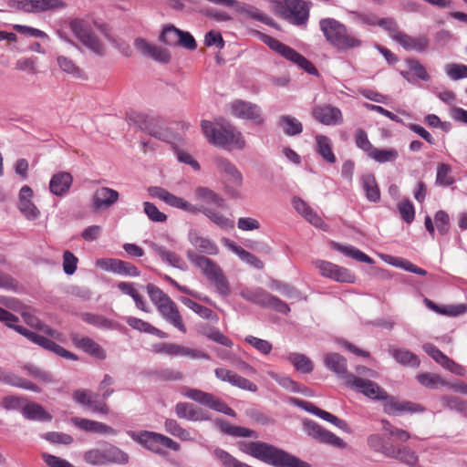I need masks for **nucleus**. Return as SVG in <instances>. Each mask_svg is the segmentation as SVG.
I'll return each mask as SVG.
<instances>
[{
  "label": "nucleus",
  "instance_id": "1",
  "mask_svg": "<svg viewBox=\"0 0 467 467\" xmlns=\"http://www.w3.org/2000/svg\"><path fill=\"white\" fill-rule=\"evenodd\" d=\"M149 193L153 198H158L166 204L182 210L184 212L198 214L202 213L211 222L222 229H232L234 221L226 217L215 208H222L225 202L223 198L206 186H197L193 190V197L199 204H192L185 199L176 196L161 187H150Z\"/></svg>",
  "mask_w": 467,
  "mask_h": 467
},
{
  "label": "nucleus",
  "instance_id": "2",
  "mask_svg": "<svg viewBox=\"0 0 467 467\" xmlns=\"http://www.w3.org/2000/svg\"><path fill=\"white\" fill-rule=\"evenodd\" d=\"M25 321L32 327H35L48 336L46 337L42 335H38L36 332H33L22 326L16 325L18 321V317L12 313L6 311L5 309L0 307V321L4 322L5 326L10 328H13L17 333L23 335L31 342L40 346L41 348L49 350L56 355L62 357L70 360H78V356L74 353L65 349L58 344H57L54 340L64 343L65 337L62 333L58 332L56 329L51 328L50 327L43 324L39 319L34 317L33 316L26 314L25 312H21Z\"/></svg>",
  "mask_w": 467,
  "mask_h": 467
},
{
  "label": "nucleus",
  "instance_id": "3",
  "mask_svg": "<svg viewBox=\"0 0 467 467\" xmlns=\"http://www.w3.org/2000/svg\"><path fill=\"white\" fill-rule=\"evenodd\" d=\"M239 449L275 467H309V464L289 452L264 441H240Z\"/></svg>",
  "mask_w": 467,
  "mask_h": 467
},
{
  "label": "nucleus",
  "instance_id": "4",
  "mask_svg": "<svg viewBox=\"0 0 467 467\" xmlns=\"http://www.w3.org/2000/svg\"><path fill=\"white\" fill-rule=\"evenodd\" d=\"M68 27L75 38L91 53L98 57L106 55L107 47L94 29L110 39V30L107 24L94 21L92 25L87 19L72 18L68 21Z\"/></svg>",
  "mask_w": 467,
  "mask_h": 467
},
{
  "label": "nucleus",
  "instance_id": "5",
  "mask_svg": "<svg viewBox=\"0 0 467 467\" xmlns=\"http://www.w3.org/2000/svg\"><path fill=\"white\" fill-rule=\"evenodd\" d=\"M201 127L208 142L216 147L227 150H243L245 147L243 134L226 120H202Z\"/></svg>",
  "mask_w": 467,
  "mask_h": 467
},
{
  "label": "nucleus",
  "instance_id": "6",
  "mask_svg": "<svg viewBox=\"0 0 467 467\" xmlns=\"http://www.w3.org/2000/svg\"><path fill=\"white\" fill-rule=\"evenodd\" d=\"M188 260L214 285L216 292L222 296L230 294V285L227 277L220 265L208 256L198 254L192 250L186 253Z\"/></svg>",
  "mask_w": 467,
  "mask_h": 467
},
{
  "label": "nucleus",
  "instance_id": "7",
  "mask_svg": "<svg viewBox=\"0 0 467 467\" xmlns=\"http://www.w3.org/2000/svg\"><path fill=\"white\" fill-rule=\"evenodd\" d=\"M146 290L150 301L154 304L161 317L180 331L185 333L186 327L175 302L161 288L152 284H148Z\"/></svg>",
  "mask_w": 467,
  "mask_h": 467
},
{
  "label": "nucleus",
  "instance_id": "8",
  "mask_svg": "<svg viewBox=\"0 0 467 467\" xmlns=\"http://www.w3.org/2000/svg\"><path fill=\"white\" fill-rule=\"evenodd\" d=\"M320 28L327 40L339 49L355 48L361 46V40L348 33L346 26L333 18L322 19Z\"/></svg>",
  "mask_w": 467,
  "mask_h": 467
},
{
  "label": "nucleus",
  "instance_id": "9",
  "mask_svg": "<svg viewBox=\"0 0 467 467\" xmlns=\"http://www.w3.org/2000/svg\"><path fill=\"white\" fill-rule=\"evenodd\" d=\"M213 163L223 178L225 192L232 198H240V188L244 184V177L238 168L227 158L215 156Z\"/></svg>",
  "mask_w": 467,
  "mask_h": 467
},
{
  "label": "nucleus",
  "instance_id": "10",
  "mask_svg": "<svg viewBox=\"0 0 467 467\" xmlns=\"http://www.w3.org/2000/svg\"><path fill=\"white\" fill-rule=\"evenodd\" d=\"M128 435L136 442L140 443L146 450L151 452L161 454V448H168L171 451H178L181 446L172 439L154 431H128Z\"/></svg>",
  "mask_w": 467,
  "mask_h": 467
},
{
  "label": "nucleus",
  "instance_id": "11",
  "mask_svg": "<svg viewBox=\"0 0 467 467\" xmlns=\"http://www.w3.org/2000/svg\"><path fill=\"white\" fill-rule=\"evenodd\" d=\"M259 37L270 49L284 58L296 64L309 74H317V71L313 64L292 47L265 34H260Z\"/></svg>",
  "mask_w": 467,
  "mask_h": 467
},
{
  "label": "nucleus",
  "instance_id": "12",
  "mask_svg": "<svg viewBox=\"0 0 467 467\" xmlns=\"http://www.w3.org/2000/svg\"><path fill=\"white\" fill-rule=\"evenodd\" d=\"M180 392L182 396L202 405L207 406L212 410H217L231 417L235 416V412L232 408L228 407L225 402L211 393L197 389H191L189 387L181 388Z\"/></svg>",
  "mask_w": 467,
  "mask_h": 467
},
{
  "label": "nucleus",
  "instance_id": "13",
  "mask_svg": "<svg viewBox=\"0 0 467 467\" xmlns=\"http://www.w3.org/2000/svg\"><path fill=\"white\" fill-rule=\"evenodd\" d=\"M229 112L235 118L251 120L260 125L264 122L262 109L257 104L242 99H235L228 104Z\"/></svg>",
  "mask_w": 467,
  "mask_h": 467
},
{
  "label": "nucleus",
  "instance_id": "14",
  "mask_svg": "<svg viewBox=\"0 0 467 467\" xmlns=\"http://www.w3.org/2000/svg\"><path fill=\"white\" fill-rule=\"evenodd\" d=\"M320 275L336 282L352 284L356 277L348 268L339 266L328 261L317 260L314 262Z\"/></svg>",
  "mask_w": 467,
  "mask_h": 467
},
{
  "label": "nucleus",
  "instance_id": "15",
  "mask_svg": "<svg viewBox=\"0 0 467 467\" xmlns=\"http://www.w3.org/2000/svg\"><path fill=\"white\" fill-rule=\"evenodd\" d=\"M304 428L309 436L319 442L339 449L346 447V442L341 438L324 429L313 420H306L304 422Z\"/></svg>",
  "mask_w": 467,
  "mask_h": 467
},
{
  "label": "nucleus",
  "instance_id": "16",
  "mask_svg": "<svg viewBox=\"0 0 467 467\" xmlns=\"http://www.w3.org/2000/svg\"><path fill=\"white\" fill-rule=\"evenodd\" d=\"M348 387L358 390L365 396L374 400H385L387 399V392L381 389L377 383L364 379L358 376H348Z\"/></svg>",
  "mask_w": 467,
  "mask_h": 467
},
{
  "label": "nucleus",
  "instance_id": "17",
  "mask_svg": "<svg viewBox=\"0 0 467 467\" xmlns=\"http://www.w3.org/2000/svg\"><path fill=\"white\" fill-rule=\"evenodd\" d=\"M73 400L81 406L87 407L92 412L107 415L109 412L105 401L97 399V395L88 389H79L73 392Z\"/></svg>",
  "mask_w": 467,
  "mask_h": 467
},
{
  "label": "nucleus",
  "instance_id": "18",
  "mask_svg": "<svg viewBox=\"0 0 467 467\" xmlns=\"http://www.w3.org/2000/svg\"><path fill=\"white\" fill-rule=\"evenodd\" d=\"M312 115L317 121L326 126H337L343 123L341 110L329 104L316 106Z\"/></svg>",
  "mask_w": 467,
  "mask_h": 467
},
{
  "label": "nucleus",
  "instance_id": "19",
  "mask_svg": "<svg viewBox=\"0 0 467 467\" xmlns=\"http://www.w3.org/2000/svg\"><path fill=\"white\" fill-rule=\"evenodd\" d=\"M158 353H164L171 357H189L192 359H210L209 355L199 349L190 348L172 343H161L155 346Z\"/></svg>",
  "mask_w": 467,
  "mask_h": 467
},
{
  "label": "nucleus",
  "instance_id": "20",
  "mask_svg": "<svg viewBox=\"0 0 467 467\" xmlns=\"http://www.w3.org/2000/svg\"><path fill=\"white\" fill-rule=\"evenodd\" d=\"M188 241L198 254L214 256L219 254V246L217 244L209 237L202 235L196 230L189 231ZM192 251L194 252V250Z\"/></svg>",
  "mask_w": 467,
  "mask_h": 467
},
{
  "label": "nucleus",
  "instance_id": "21",
  "mask_svg": "<svg viewBox=\"0 0 467 467\" xmlns=\"http://www.w3.org/2000/svg\"><path fill=\"white\" fill-rule=\"evenodd\" d=\"M383 410L388 414H401V413H421L425 411V408L419 403L400 400L394 397H389L384 400Z\"/></svg>",
  "mask_w": 467,
  "mask_h": 467
},
{
  "label": "nucleus",
  "instance_id": "22",
  "mask_svg": "<svg viewBox=\"0 0 467 467\" xmlns=\"http://www.w3.org/2000/svg\"><path fill=\"white\" fill-rule=\"evenodd\" d=\"M134 47L141 55L149 57L155 61L168 63L171 60V54L166 48L150 44L143 38H136Z\"/></svg>",
  "mask_w": 467,
  "mask_h": 467
},
{
  "label": "nucleus",
  "instance_id": "23",
  "mask_svg": "<svg viewBox=\"0 0 467 467\" xmlns=\"http://www.w3.org/2000/svg\"><path fill=\"white\" fill-rule=\"evenodd\" d=\"M295 403L297 406H299L302 409H304L305 410H306V411H308V412H310V413H312V414L321 418L322 420H324L326 421H328L331 424L337 426L340 430H342V431H346L348 433L351 432L350 427L348 426V424L345 420L338 419L337 417H336L335 415L331 414L330 412H327L326 410H323L317 408L313 403H310V402H307V401H304V400H296Z\"/></svg>",
  "mask_w": 467,
  "mask_h": 467
},
{
  "label": "nucleus",
  "instance_id": "24",
  "mask_svg": "<svg viewBox=\"0 0 467 467\" xmlns=\"http://www.w3.org/2000/svg\"><path fill=\"white\" fill-rule=\"evenodd\" d=\"M119 194L116 190L109 187L98 189L92 196V207L95 212L110 208L119 200Z\"/></svg>",
  "mask_w": 467,
  "mask_h": 467
},
{
  "label": "nucleus",
  "instance_id": "25",
  "mask_svg": "<svg viewBox=\"0 0 467 467\" xmlns=\"http://www.w3.org/2000/svg\"><path fill=\"white\" fill-rule=\"evenodd\" d=\"M214 374L218 379L228 382L234 387L253 392L257 390L255 384L228 368H217L214 370Z\"/></svg>",
  "mask_w": 467,
  "mask_h": 467
},
{
  "label": "nucleus",
  "instance_id": "26",
  "mask_svg": "<svg viewBox=\"0 0 467 467\" xmlns=\"http://www.w3.org/2000/svg\"><path fill=\"white\" fill-rule=\"evenodd\" d=\"M33 191L25 185L20 189L18 209L27 220H36L40 216V211L32 202Z\"/></svg>",
  "mask_w": 467,
  "mask_h": 467
},
{
  "label": "nucleus",
  "instance_id": "27",
  "mask_svg": "<svg viewBox=\"0 0 467 467\" xmlns=\"http://www.w3.org/2000/svg\"><path fill=\"white\" fill-rule=\"evenodd\" d=\"M175 413L180 419H185L191 421L210 420V415L206 410L187 402L177 403L175 406Z\"/></svg>",
  "mask_w": 467,
  "mask_h": 467
},
{
  "label": "nucleus",
  "instance_id": "28",
  "mask_svg": "<svg viewBox=\"0 0 467 467\" xmlns=\"http://www.w3.org/2000/svg\"><path fill=\"white\" fill-rule=\"evenodd\" d=\"M70 338L74 345L84 352L99 359L106 358V351L97 342L88 337H81L77 333H71Z\"/></svg>",
  "mask_w": 467,
  "mask_h": 467
},
{
  "label": "nucleus",
  "instance_id": "29",
  "mask_svg": "<svg viewBox=\"0 0 467 467\" xmlns=\"http://www.w3.org/2000/svg\"><path fill=\"white\" fill-rule=\"evenodd\" d=\"M292 205L299 214L315 227L325 231L327 229V225L322 218L304 200L299 197H294L292 199Z\"/></svg>",
  "mask_w": 467,
  "mask_h": 467
},
{
  "label": "nucleus",
  "instance_id": "30",
  "mask_svg": "<svg viewBox=\"0 0 467 467\" xmlns=\"http://www.w3.org/2000/svg\"><path fill=\"white\" fill-rule=\"evenodd\" d=\"M394 40L408 51L424 52L429 46V38L427 36H411L403 32L396 34Z\"/></svg>",
  "mask_w": 467,
  "mask_h": 467
},
{
  "label": "nucleus",
  "instance_id": "31",
  "mask_svg": "<svg viewBox=\"0 0 467 467\" xmlns=\"http://www.w3.org/2000/svg\"><path fill=\"white\" fill-rule=\"evenodd\" d=\"M292 2L285 19L296 26L305 25L309 16V3L304 0Z\"/></svg>",
  "mask_w": 467,
  "mask_h": 467
},
{
  "label": "nucleus",
  "instance_id": "32",
  "mask_svg": "<svg viewBox=\"0 0 467 467\" xmlns=\"http://www.w3.org/2000/svg\"><path fill=\"white\" fill-rule=\"evenodd\" d=\"M325 366L335 372L344 383H348V376H354L353 374L348 373L347 370V360L337 353H327L324 358Z\"/></svg>",
  "mask_w": 467,
  "mask_h": 467
},
{
  "label": "nucleus",
  "instance_id": "33",
  "mask_svg": "<svg viewBox=\"0 0 467 467\" xmlns=\"http://www.w3.org/2000/svg\"><path fill=\"white\" fill-rule=\"evenodd\" d=\"M221 242L226 248L238 255L243 262L256 269H262L264 267V263L258 257L244 250L240 245H237L234 241L224 237Z\"/></svg>",
  "mask_w": 467,
  "mask_h": 467
},
{
  "label": "nucleus",
  "instance_id": "34",
  "mask_svg": "<svg viewBox=\"0 0 467 467\" xmlns=\"http://www.w3.org/2000/svg\"><path fill=\"white\" fill-rule=\"evenodd\" d=\"M72 182L73 178L69 172H57L51 177L49 182V190L57 196H64L69 191Z\"/></svg>",
  "mask_w": 467,
  "mask_h": 467
},
{
  "label": "nucleus",
  "instance_id": "35",
  "mask_svg": "<svg viewBox=\"0 0 467 467\" xmlns=\"http://www.w3.org/2000/svg\"><path fill=\"white\" fill-rule=\"evenodd\" d=\"M72 423L78 427V429L88 431V432H93V433H99V434H115L116 431L113 428L110 426L106 425L105 423L74 417L71 419Z\"/></svg>",
  "mask_w": 467,
  "mask_h": 467
},
{
  "label": "nucleus",
  "instance_id": "36",
  "mask_svg": "<svg viewBox=\"0 0 467 467\" xmlns=\"http://www.w3.org/2000/svg\"><path fill=\"white\" fill-rule=\"evenodd\" d=\"M149 244L150 248L155 253H157L164 262L181 270L187 269L185 262L180 255H178L174 252L168 251L165 247L161 246L153 242H150Z\"/></svg>",
  "mask_w": 467,
  "mask_h": 467
},
{
  "label": "nucleus",
  "instance_id": "37",
  "mask_svg": "<svg viewBox=\"0 0 467 467\" xmlns=\"http://www.w3.org/2000/svg\"><path fill=\"white\" fill-rule=\"evenodd\" d=\"M240 296L246 301L266 306L271 300V294L261 287H244L240 291Z\"/></svg>",
  "mask_w": 467,
  "mask_h": 467
},
{
  "label": "nucleus",
  "instance_id": "38",
  "mask_svg": "<svg viewBox=\"0 0 467 467\" xmlns=\"http://www.w3.org/2000/svg\"><path fill=\"white\" fill-rule=\"evenodd\" d=\"M22 414L29 420L50 421L52 420V416L41 405L34 402L23 406Z\"/></svg>",
  "mask_w": 467,
  "mask_h": 467
},
{
  "label": "nucleus",
  "instance_id": "39",
  "mask_svg": "<svg viewBox=\"0 0 467 467\" xmlns=\"http://www.w3.org/2000/svg\"><path fill=\"white\" fill-rule=\"evenodd\" d=\"M316 140V151L328 163L336 162V156L332 150V140L325 135L318 134Z\"/></svg>",
  "mask_w": 467,
  "mask_h": 467
},
{
  "label": "nucleus",
  "instance_id": "40",
  "mask_svg": "<svg viewBox=\"0 0 467 467\" xmlns=\"http://www.w3.org/2000/svg\"><path fill=\"white\" fill-rule=\"evenodd\" d=\"M216 425L221 431L233 437H251L254 439L259 437L258 433L251 429L234 426L224 420L216 421Z\"/></svg>",
  "mask_w": 467,
  "mask_h": 467
},
{
  "label": "nucleus",
  "instance_id": "41",
  "mask_svg": "<svg viewBox=\"0 0 467 467\" xmlns=\"http://www.w3.org/2000/svg\"><path fill=\"white\" fill-rule=\"evenodd\" d=\"M367 442L373 451L380 452L387 457L394 456V445L387 442L380 434L369 435Z\"/></svg>",
  "mask_w": 467,
  "mask_h": 467
},
{
  "label": "nucleus",
  "instance_id": "42",
  "mask_svg": "<svg viewBox=\"0 0 467 467\" xmlns=\"http://www.w3.org/2000/svg\"><path fill=\"white\" fill-rule=\"evenodd\" d=\"M125 321L130 327L140 332L155 335L161 338L167 337V334L165 332L158 329L157 327L142 319L134 317H128L125 318Z\"/></svg>",
  "mask_w": 467,
  "mask_h": 467
},
{
  "label": "nucleus",
  "instance_id": "43",
  "mask_svg": "<svg viewBox=\"0 0 467 467\" xmlns=\"http://www.w3.org/2000/svg\"><path fill=\"white\" fill-rule=\"evenodd\" d=\"M360 182L369 202H377L380 199V192L373 174L367 173L361 176Z\"/></svg>",
  "mask_w": 467,
  "mask_h": 467
},
{
  "label": "nucleus",
  "instance_id": "44",
  "mask_svg": "<svg viewBox=\"0 0 467 467\" xmlns=\"http://www.w3.org/2000/svg\"><path fill=\"white\" fill-rule=\"evenodd\" d=\"M332 247L337 251L342 253L344 255L348 256L358 262H363L368 265L374 264V260L371 257H369L365 253L352 245H343L337 243H333Z\"/></svg>",
  "mask_w": 467,
  "mask_h": 467
},
{
  "label": "nucleus",
  "instance_id": "45",
  "mask_svg": "<svg viewBox=\"0 0 467 467\" xmlns=\"http://www.w3.org/2000/svg\"><path fill=\"white\" fill-rule=\"evenodd\" d=\"M278 126L287 136H296L303 131L302 123L295 117L284 115L279 118Z\"/></svg>",
  "mask_w": 467,
  "mask_h": 467
},
{
  "label": "nucleus",
  "instance_id": "46",
  "mask_svg": "<svg viewBox=\"0 0 467 467\" xmlns=\"http://www.w3.org/2000/svg\"><path fill=\"white\" fill-rule=\"evenodd\" d=\"M165 431L171 435L177 437L182 441H192L194 438L191 435V432L182 428L175 420L167 419L164 422Z\"/></svg>",
  "mask_w": 467,
  "mask_h": 467
},
{
  "label": "nucleus",
  "instance_id": "47",
  "mask_svg": "<svg viewBox=\"0 0 467 467\" xmlns=\"http://www.w3.org/2000/svg\"><path fill=\"white\" fill-rule=\"evenodd\" d=\"M57 63L63 72L71 75L73 78H86L84 71L78 67L71 58L65 56H58L57 57Z\"/></svg>",
  "mask_w": 467,
  "mask_h": 467
},
{
  "label": "nucleus",
  "instance_id": "48",
  "mask_svg": "<svg viewBox=\"0 0 467 467\" xmlns=\"http://www.w3.org/2000/svg\"><path fill=\"white\" fill-rule=\"evenodd\" d=\"M286 358L301 373H310L314 368L310 358L304 354L289 353Z\"/></svg>",
  "mask_w": 467,
  "mask_h": 467
},
{
  "label": "nucleus",
  "instance_id": "49",
  "mask_svg": "<svg viewBox=\"0 0 467 467\" xmlns=\"http://www.w3.org/2000/svg\"><path fill=\"white\" fill-rule=\"evenodd\" d=\"M389 458L399 460L410 467H420L418 464L417 454L409 447L396 448L394 446V456H389Z\"/></svg>",
  "mask_w": 467,
  "mask_h": 467
},
{
  "label": "nucleus",
  "instance_id": "50",
  "mask_svg": "<svg viewBox=\"0 0 467 467\" xmlns=\"http://www.w3.org/2000/svg\"><path fill=\"white\" fill-rule=\"evenodd\" d=\"M181 302L204 319L215 320V321L218 320L217 315L214 314L213 310L192 301V299H190L188 297H182Z\"/></svg>",
  "mask_w": 467,
  "mask_h": 467
},
{
  "label": "nucleus",
  "instance_id": "51",
  "mask_svg": "<svg viewBox=\"0 0 467 467\" xmlns=\"http://www.w3.org/2000/svg\"><path fill=\"white\" fill-rule=\"evenodd\" d=\"M106 463L126 464L129 462V455L119 448L109 445L104 449Z\"/></svg>",
  "mask_w": 467,
  "mask_h": 467
},
{
  "label": "nucleus",
  "instance_id": "52",
  "mask_svg": "<svg viewBox=\"0 0 467 467\" xmlns=\"http://www.w3.org/2000/svg\"><path fill=\"white\" fill-rule=\"evenodd\" d=\"M181 30L172 25L165 26L160 35V40L167 46L177 47Z\"/></svg>",
  "mask_w": 467,
  "mask_h": 467
},
{
  "label": "nucleus",
  "instance_id": "53",
  "mask_svg": "<svg viewBox=\"0 0 467 467\" xmlns=\"http://www.w3.org/2000/svg\"><path fill=\"white\" fill-rule=\"evenodd\" d=\"M371 159L379 163L394 161L399 153L395 149H376L374 148L369 156Z\"/></svg>",
  "mask_w": 467,
  "mask_h": 467
},
{
  "label": "nucleus",
  "instance_id": "54",
  "mask_svg": "<svg viewBox=\"0 0 467 467\" xmlns=\"http://www.w3.org/2000/svg\"><path fill=\"white\" fill-rule=\"evenodd\" d=\"M391 355L399 363L403 365L417 367L420 364L418 357L406 349H392Z\"/></svg>",
  "mask_w": 467,
  "mask_h": 467
},
{
  "label": "nucleus",
  "instance_id": "55",
  "mask_svg": "<svg viewBox=\"0 0 467 467\" xmlns=\"http://www.w3.org/2000/svg\"><path fill=\"white\" fill-rule=\"evenodd\" d=\"M444 71L453 81L467 78V66L463 64L448 63L444 66Z\"/></svg>",
  "mask_w": 467,
  "mask_h": 467
},
{
  "label": "nucleus",
  "instance_id": "56",
  "mask_svg": "<svg viewBox=\"0 0 467 467\" xmlns=\"http://www.w3.org/2000/svg\"><path fill=\"white\" fill-rule=\"evenodd\" d=\"M65 6L62 0H33V13L61 9Z\"/></svg>",
  "mask_w": 467,
  "mask_h": 467
},
{
  "label": "nucleus",
  "instance_id": "57",
  "mask_svg": "<svg viewBox=\"0 0 467 467\" xmlns=\"http://www.w3.org/2000/svg\"><path fill=\"white\" fill-rule=\"evenodd\" d=\"M418 381L427 388L436 389L438 386H446L448 382L442 378L434 373H422L417 376Z\"/></svg>",
  "mask_w": 467,
  "mask_h": 467
},
{
  "label": "nucleus",
  "instance_id": "58",
  "mask_svg": "<svg viewBox=\"0 0 467 467\" xmlns=\"http://www.w3.org/2000/svg\"><path fill=\"white\" fill-rule=\"evenodd\" d=\"M16 69L19 71H24L28 74H37L38 68H37V57H20L16 62Z\"/></svg>",
  "mask_w": 467,
  "mask_h": 467
},
{
  "label": "nucleus",
  "instance_id": "59",
  "mask_svg": "<svg viewBox=\"0 0 467 467\" xmlns=\"http://www.w3.org/2000/svg\"><path fill=\"white\" fill-rule=\"evenodd\" d=\"M451 169L448 164L440 163L437 167L436 184L441 186H450L454 182L451 176Z\"/></svg>",
  "mask_w": 467,
  "mask_h": 467
},
{
  "label": "nucleus",
  "instance_id": "60",
  "mask_svg": "<svg viewBox=\"0 0 467 467\" xmlns=\"http://www.w3.org/2000/svg\"><path fill=\"white\" fill-rule=\"evenodd\" d=\"M441 400L444 406L465 416L467 411V401L454 396H443Z\"/></svg>",
  "mask_w": 467,
  "mask_h": 467
},
{
  "label": "nucleus",
  "instance_id": "61",
  "mask_svg": "<svg viewBox=\"0 0 467 467\" xmlns=\"http://www.w3.org/2000/svg\"><path fill=\"white\" fill-rule=\"evenodd\" d=\"M244 340L263 355H268L272 351L273 346L267 340L254 336H247Z\"/></svg>",
  "mask_w": 467,
  "mask_h": 467
},
{
  "label": "nucleus",
  "instance_id": "62",
  "mask_svg": "<svg viewBox=\"0 0 467 467\" xmlns=\"http://www.w3.org/2000/svg\"><path fill=\"white\" fill-rule=\"evenodd\" d=\"M398 210L401 218L407 223H411L415 218V209L410 200H403L398 203Z\"/></svg>",
  "mask_w": 467,
  "mask_h": 467
},
{
  "label": "nucleus",
  "instance_id": "63",
  "mask_svg": "<svg viewBox=\"0 0 467 467\" xmlns=\"http://www.w3.org/2000/svg\"><path fill=\"white\" fill-rule=\"evenodd\" d=\"M84 460L91 465L106 464L104 450L91 449L85 452Z\"/></svg>",
  "mask_w": 467,
  "mask_h": 467
},
{
  "label": "nucleus",
  "instance_id": "64",
  "mask_svg": "<svg viewBox=\"0 0 467 467\" xmlns=\"http://www.w3.org/2000/svg\"><path fill=\"white\" fill-rule=\"evenodd\" d=\"M144 213L147 214L150 220L157 223H163L167 220V215L161 213L155 204L145 202L143 203Z\"/></svg>",
  "mask_w": 467,
  "mask_h": 467
}]
</instances>
